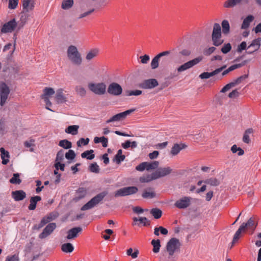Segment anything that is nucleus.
I'll return each instance as SVG.
<instances>
[{
    "label": "nucleus",
    "instance_id": "f257e3e1",
    "mask_svg": "<svg viewBox=\"0 0 261 261\" xmlns=\"http://www.w3.org/2000/svg\"><path fill=\"white\" fill-rule=\"evenodd\" d=\"M67 56L73 64L77 66L82 64L83 61L82 55L75 46L71 45L68 46L67 50Z\"/></svg>",
    "mask_w": 261,
    "mask_h": 261
},
{
    "label": "nucleus",
    "instance_id": "f03ea898",
    "mask_svg": "<svg viewBox=\"0 0 261 261\" xmlns=\"http://www.w3.org/2000/svg\"><path fill=\"white\" fill-rule=\"evenodd\" d=\"M107 194L108 193L107 192H102L98 194L95 196L93 197L87 203L84 204L81 207V210L86 211L93 208L95 206H96L103 200V199L107 195Z\"/></svg>",
    "mask_w": 261,
    "mask_h": 261
},
{
    "label": "nucleus",
    "instance_id": "7ed1b4c3",
    "mask_svg": "<svg viewBox=\"0 0 261 261\" xmlns=\"http://www.w3.org/2000/svg\"><path fill=\"white\" fill-rule=\"evenodd\" d=\"M181 246V244L178 239L175 238H172L167 243L166 248V251L169 254V257L172 256L174 254L178 252Z\"/></svg>",
    "mask_w": 261,
    "mask_h": 261
},
{
    "label": "nucleus",
    "instance_id": "20e7f679",
    "mask_svg": "<svg viewBox=\"0 0 261 261\" xmlns=\"http://www.w3.org/2000/svg\"><path fill=\"white\" fill-rule=\"evenodd\" d=\"M89 89L93 93L98 95H102L106 93L107 86L103 83H89L88 85Z\"/></svg>",
    "mask_w": 261,
    "mask_h": 261
},
{
    "label": "nucleus",
    "instance_id": "39448f33",
    "mask_svg": "<svg viewBox=\"0 0 261 261\" xmlns=\"http://www.w3.org/2000/svg\"><path fill=\"white\" fill-rule=\"evenodd\" d=\"M138 189L135 186H130L122 188L115 193V197H123L136 194Z\"/></svg>",
    "mask_w": 261,
    "mask_h": 261
},
{
    "label": "nucleus",
    "instance_id": "423d86ee",
    "mask_svg": "<svg viewBox=\"0 0 261 261\" xmlns=\"http://www.w3.org/2000/svg\"><path fill=\"white\" fill-rule=\"evenodd\" d=\"M10 90L5 82L0 83V105L3 106L8 99Z\"/></svg>",
    "mask_w": 261,
    "mask_h": 261
},
{
    "label": "nucleus",
    "instance_id": "0eeeda50",
    "mask_svg": "<svg viewBox=\"0 0 261 261\" xmlns=\"http://www.w3.org/2000/svg\"><path fill=\"white\" fill-rule=\"evenodd\" d=\"M202 57L199 56L190 60L179 66L177 68V71L178 72L185 71L198 64L202 61Z\"/></svg>",
    "mask_w": 261,
    "mask_h": 261
},
{
    "label": "nucleus",
    "instance_id": "6e6552de",
    "mask_svg": "<svg viewBox=\"0 0 261 261\" xmlns=\"http://www.w3.org/2000/svg\"><path fill=\"white\" fill-rule=\"evenodd\" d=\"M193 198L189 196H184L177 200L174 203V205L179 209H185L190 206Z\"/></svg>",
    "mask_w": 261,
    "mask_h": 261
},
{
    "label": "nucleus",
    "instance_id": "1a4fd4ad",
    "mask_svg": "<svg viewBox=\"0 0 261 261\" xmlns=\"http://www.w3.org/2000/svg\"><path fill=\"white\" fill-rule=\"evenodd\" d=\"M17 23L15 18L4 23L1 29L2 33H8L12 32L16 28Z\"/></svg>",
    "mask_w": 261,
    "mask_h": 261
},
{
    "label": "nucleus",
    "instance_id": "9d476101",
    "mask_svg": "<svg viewBox=\"0 0 261 261\" xmlns=\"http://www.w3.org/2000/svg\"><path fill=\"white\" fill-rule=\"evenodd\" d=\"M159 85L158 81L155 79H149L143 81L139 86L143 89H152Z\"/></svg>",
    "mask_w": 261,
    "mask_h": 261
},
{
    "label": "nucleus",
    "instance_id": "9b49d317",
    "mask_svg": "<svg viewBox=\"0 0 261 261\" xmlns=\"http://www.w3.org/2000/svg\"><path fill=\"white\" fill-rule=\"evenodd\" d=\"M135 111L134 109H130L124 112L118 113L112 116L111 118L106 121L107 123H109L114 121H118L124 119L127 116L131 114Z\"/></svg>",
    "mask_w": 261,
    "mask_h": 261
},
{
    "label": "nucleus",
    "instance_id": "f8f14e48",
    "mask_svg": "<svg viewBox=\"0 0 261 261\" xmlns=\"http://www.w3.org/2000/svg\"><path fill=\"white\" fill-rule=\"evenodd\" d=\"M108 92L112 95L119 96L122 92V88L119 84L114 82L109 85Z\"/></svg>",
    "mask_w": 261,
    "mask_h": 261
},
{
    "label": "nucleus",
    "instance_id": "ddd939ff",
    "mask_svg": "<svg viewBox=\"0 0 261 261\" xmlns=\"http://www.w3.org/2000/svg\"><path fill=\"white\" fill-rule=\"evenodd\" d=\"M57 227L55 223H49L43 229V231L39 235V238L41 239H44L49 236L56 229Z\"/></svg>",
    "mask_w": 261,
    "mask_h": 261
},
{
    "label": "nucleus",
    "instance_id": "4468645a",
    "mask_svg": "<svg viewBox=\"0 0 261 261\" xmlns=\"http://www.w3.org/2000/svg\"><path fill=\"white\" fill-rule=\"evenodd\" d=\"M261 45V38L258 37L253 39L250 44L248 46L247 49H252V50H249L247 54L251 55L257 51Z\"/></svg>",
    "mask_w": 261,
    "mask_h": 261
},
{
    "label": "nucleus",
    "instance_id": "2eb2a0df",
    "mask_svg": "<svg viewBox=\"0 0 261 261\" xmlns=\"http://www.w3.org/2000/svg\"><path fill=\"white\" fill-rule=\"evenodd\" d=\"M172 171V169L169 167H164L158 168L154 173L156 179L163 177L169 175Z\"/></svg>",
    "mask_w": 261,
    "mask_h": 261
},
{
    "label": "nucleus",
    "instance_id": "dca6fc26",
    "mask_svg": "<svg viewBox=\"0 0 261 261\" xmlns=\"http://www.w3.org/2000/svg\"><path fill=\"white\" fill-rule=\"evenodd\" d=\"M225 68H226V65H224L220 68L216 69L215 70H214V71H213L211 72H204L201 73L199 75V77L201 79H209L210 77H211L212 76H213L214 75L218 74L219 73L222 71V70H224Z\"/></svg>",
    "mask_w": 261,
    "mask_h": 261
},
{
    "label": "nucleus",
    "instance_id": "f3484780",
    "mask_svg": "<svg viewBox=\"0 0 261 261\" xmlns=\"http://www.w3.org/2000/svg\"><path fill=\"white\" fill-rule=\"evenodd\" d=\"M248 0H226L223 4L224 8L226 9L232 8L242 2L247 3Z\"/></svg>",
    "mask_w": 261,
    "mask_h": 261
},
{
    "label": "nucleus",
    "instance_id": "a211bd4d",
    "mask_svg": "<svg viewBox=\"0 0 261 261\" xmlns=\"http://www.w3.org/2000/svg\"><path fill=\"white\" fill-rule=\"evenodd\" d=\"M82 231V228L80 227H76L69 229L67 231L66 237L68 240H70L76 238L79 233Z\"/></svg>",
    "mask_w": 261,
    "mask_h": 261
},
{
    "label": "nucleus",
    "instance_id": "6ab92c4d",
    "mask_svg": "<svg viewBox=\"0 0 261 261\" xmlns=\"http://www.w3.org/2000/svg\"><path fill=\"white\" fill-rule=\"evenodd\" d=\"M12 197L16 201L23 200L26 197V193L23 190H16L12 192Z\"/></svg>",
    "mask_w": 261,
    "mask_h": 261
},
{
    "label": "nucleus",
    "instance_id": "aec40b11",
    "mask_svg": "<svg viewBox=\"0 0 261 261\" xmlns=\"http://www.w3.org/2000/svg\"><path fill=\"white\" fill-rule=\"evenodd\" d=\"M63 89H59L56 91L55 98L58 103H62L66 101V97L63 93Z\"/></svg>",
    "mask_w": 261,
    "mask_h": 261
},
{
    "label": "nucleus",
    "instance_id": "412c9836",
    "mask_svg": "<svg viewBox=\"0 0 261 261\" xmlns=\"http://www.w3.org/2000/svg\"><path fill=\"white\" fill-rule=\"evenodd\" d=\"M99 50L98 48H92L87 52L85 56V59L87 61H90L96 57L99 54Z\"/></svg>",
    "mask_w": 261,
    "mask_h": 261
},
{
    "label": "nucleus",
    "instance_id": "4be33fe9",
    "mask_svg": "<svg viewBox=\"0 0 261 261\" xmlns=\"http://www.w3.org/2000/svg\"><path fill=\"white\" fill-rule=\"evenodd\" d=\"M254 17L253 16L251 15H248L246 17H245L242 22L241 28L243 30H246L248 29L250 23L253 21Z\"/></svg>",
    "mask_w": 261,
    "mask_h": 261
},
{
    "label": "nucleus",
    "instance_id": "5701e85b",
    "mask_svg": "<svg viewBox=\"0 0 261 261\" xmlns=\"http://www.w3.org/2000/svg\"><path fill=\"white\" fill-rule=\"evenodd\" d=\"M0 151L1 153V158L2 159V164L3 165H6L9 161V153L8 151L5 150L3 147L0 148Z\"/></svg>",
    "mask_w": 261,
    "mask_h": 261
},
{
    "label": "nucleus",
    "instance_id": "b1692460",
    "mask_svg": "<svg viewBox=\"0 0 261 261\" xmlns=\"http://www.w3.org/2000/svg\"><path fill=\"white\" fill-rule=\"evenodd\" d=\"M41 200V198L39 196H35L32 197L30 198V204L28 207L29 210H34L36 207V204L37 202L40 201Z\"/></svg>",
    "mask_w": 261,
    "mask_h": 261
},
{
    "label": "nucleus",
    "instance_id": "393cba45",
    "mask_svg": "<svg viewBox=\"0 0 261 261\" xmlns=\"http://www.w3.org/2000/svg\"><path fill=\"white\" fill-rule=\"evenodd\" d=\"M155 193L151 188L148 189H145L143 191L142 196L144 198L146 199H152L155 196Z\"/></svg>",
    "mask_w": 261,
    "mask_h": 261
},
{
    "label": "nucleus",
    "instance_id": "a878e982",
    "mask_svg": "<svg viewBox=\"0 0 261 261\" xmlns=\"http://www.w3.org/2000/svg\"><path fill=\"white\" fill-rule=\"evenodd\" d=\"M79 126L77 125H72L68 126L65 129V133L67 134H71L72 135H76L78 134V129Z\"/></svg>",
    "mask_w": 261,
    "mask_h": 261
},
{
    "label": "nucleus",
    "instance_id": "bb28decb",
    "mask_svg": "<svg viewBox=\"0 0 261 261\" xmlns=\"http://www.w3.org/2000/svg\"><path fill=\"white\" fill-rule=\"evenodd\" d=\"M154 172L151 174L144 175L140 178V181L141 182H148L153 180L156 179Z\"/></svg>",
    "mask_w": 261,
    "mask_h": 261
},
{
    "label": "nucleus",
    "instance_id": "cd10ccee",
    "mask_svg": "<svg viewBox=\"0 0 261 261\" xmlns=\"http://www.w3.org/2000/svg\"><path fill=\"white\" fill-rule=\"evenodd\" d=\"M222 31L224 35H227L230 32V24L227 20H223L221 22Z\"/></svg>",
    "mask_w": 261,
    "mask_h": 261
},
{
    "label": "nucleus",
    "instance_id": "c85d7f7f",
    "mask_svg": "<svg viewBox=\"0 0 261 261\" xmlns=\"http://www.w3.org/2000/svg\"><path fill=\"white\" fill-rule=\"evenodd\" d=\"M222 36L221 28L218 23H215L213 25L212 36Z\"/></svg>",
    "mask_w": 261,
    "mask_h": 261
},
{
    "label": "nucleus",
    "instance_id": "c756f323",
    "mask_svg": "<svg viewBox=\"0 0 261 261\" xmlns=\"http://www.w3.org/2000/svg\"><path fill=\"white\" fill-rule=\"evenodd\" d=\"M151 244L153 246L152 251L155 253L159 252L161 246L160 240L159 239L152 240Z\"/></svg>",
    "mask_w": 261,
    "mask_h": 261
},
{
    "label": "nucleus",
    "instance_id": "7c9ffc66",
    "mask_svg": "<svg viewBox=\"0 0 261 261\" xmlns=\"http://www.w3.org/2000/svg\"><path fill=\"white\" fill-rule=\"evenodd\" d=\"M61 249L65 253H71L74 250L73 246L70 243H65L62 245Z\"/></svg>",
    "mask_w": 261,
    "mask_h": 261
},
{
    "label": "nucleus",
    "instance_id": "2f4dec72",
    "mask_svg": "<svg viewBox=\"0 0 261 261\" xmlns=\"http://www.w3.org/2000/svg\"><path fill=\"white\" fill-rule=\"evenodd\" d=\"M94 151L92 149L89 150H86L81 154L82 158H86L88 160H91L95 157L94 154H93Z\"/></svg>",
    "mask_w": 261,
    "mask_h": 261
},
{
    "label": "nucleus",
    "instance_id": "473e14b6",
    "mask_svg": "<svg viewBox=\"0 0 261 261\" xmlns=\"http://www.w3.org/2000/svg\"><path fill=\"white\" fill-rule=\"evenodd\" d=\"M184 145H180L178 144H174L171 148V154L173 155L177 154L180 152V151L184 148Z\"/></svg>",
    "mask_w": 261,
    "mask_h": 261
},
{
    "label": "nucleus",
    "instance_id": "72a5a7b5",
    "mask_svg": "<svg viewBox=\"0 0 261 261\" xmlns=\"http://www.w3.org/2000/svg\"><path fill=\"white\" fill-rule=\"evenodd\" d=\"M73 5V0H63L61 8L63 10H68Z\"/></svg>",
    "mask_w": 261,
    "mask_h": 261
},
{
    "label": "nucleus",
    "instance_id": "f704fd0d",
    "mask_svg": "<svg viewBox=\"0 0 261 261\" xmlns=\"http://www.w3.org/2000/svg\"><path fill=\"white\" fill-rule=\"evenodd\" d=\"M160 232L163 235H167L168 233V230L162 226L154 228L153 232L154 235L159 236L160 235Z\"/></svg>",
    "mask_w": 261,
    "mask_h": 261
},
{
    "label": "nucleus",
    "instance_id": "c9c22d12",
    "mask_svg": "<svg viewBox=\"0 0 261 261\" xmlns=\"http://www.w3.org/2000/svg\"><path fill=\"white\" fill-rule=\"evenodd\" d=\"M253 130L252 128H248L245 130L243 137V141L244 143L247 144L250 143L249 135L253 133Z\"/></svg>",
    "mask_w": 261,
    "mask_h": 261
},
{
    "label": "nucleus",
    "instance_id": "e433bc0d",
    "mask_svg": "<svg viewBox=\"0 0 261 261\" xmlns=\"http://www.w3.org/2000/svg\"><path fill=\"white\" fill-rule=\"evenodd\" d=\"M245 230H246V229L244 227V225L241 224V226H240L239 228L236 232V233L233 236V240H232L233 243H235V242L238 241V240L240 238V236L241 233L242 232H244L245 231Z\"/></svg>",
    "mask_w": 261,
    "mask_h": 261
},
{
    "label": "nucleus",
    "instance_id": "4c0bfd02",
    "mask_svg": "<svg viewBox=\"0 0 261 261\" xmlns=\"http://www.w3.org/2000/svg\"><path fill=\"white\" fill-rule=\"evenodd\" d=\"M242 224L244 225L246 229L248 228L254 229L256 226V225L255 224L252 218H250L246 223H243Z\"/></svg>",
    "mask_w": 261,
    "mask_h": 261
},
{
    "label": "nucleus",
    "instance_id": "58836bf2",
    "mask_svg": "<svg viewBox=\"0 0 261 261\" xmlns=\"http://www.w3.org/2000/svg\"><path fill=\"white\" fill-rule=\"evenodd\" d=\"M32 0H22V7L24 10L27 11L31 10L34 8L33 4L31 3Z\"/></svg>",
    "mask_w": 261,
    "mask_h": 261
},
{
    "label": "nucleus",
    "instance_id": "ea45409f",
    "mask_svg": "<svg viewBox=\"0 0 261 261\" xmlns=\"http://www.w3.org/2000/svg\"><path fill=\"white\" fill-rule=\"evenodd\" d=\"M146 162V170L147 171L157 168L159 165V162L156 161H153L152 162Z\"/></svg>",
    "mask_w": 261,
    "mask_h": 261
},
{
    "label": "nucleus",
    "instance_id": "a19ab883",
    "mask_svg": "<svg viewBox=\"0 0 261 261\" xmlns=\"http://www.w3.org/2000/svg\"><path fill=\"white\" fill-rule=\"evenodd\" d=\"M213 44L216 46H218L223 43V40L222 39V36H212Z\"/></svg>",
    "mask_w": 261,
    "mask_h": 261
},
{
    "label": "nucleus",
    "instance_id": "79ce46f5",
    "mask_svg": "<svg viewBox=\"0 0 261 261\" xmlns=\"http://www.w3.org/2000/svg\"><path fill=\"white\" fill-rule=\"evenodd\" d=\"M125 155L122 154V149H119L117 154L115 156V161L117 164H120L122 161L125 159Z\"/></svg>",
    "mask_w": 261,
    "mask_h": 261
},
{
    "label": "nucleus",
    "instance_id": "37998d69",
    "mask_svg": "<svg viewBox=\"0 0 261 261\" xmlns=\"http://www.w3.org/2000/svg\"><path fill=\"white\" fill-rule=\"evenodd\" d=\"M150 213L153 216L154 218L156 219L161 218L162 214V211L158 208H152Z\"/></svg>",
    "mask_w": 261,
    "mask_h": 261
},
{
    "label": "nucleus",
    "instance_id": "c03bdc74",
    "mask_svg": "<svg viewBox=\"0 0 261 261\" xmlns=\"http://www.w3.org/2000/svg\"><path fill=\"white\" fill-rule=\"evenodd\" d=\"M59 145L64 149H70L72 147L71 142L65 139L61 140L59 142Z\"/></svg>",
    "mask_w": 261,
    "mask_h": 261
},
{
    "label": "nucleus",
    "instance_id": "a18cd8bd",
    "mask_svg": "<svg viewBox=\"0 0 261 261\" xmlns=\"http://www.w3.org/2000/svg\"><path fill=\"white\" fill-rule=\"evenodd\" d=\"M203 182L212 186H217L220 184V181L216 178H210L203 181Z\"/></svg>",
    "mask_w": 261,
    "mask_h": 261
},
{
    "label": "nucleus",
    "instance_id": "49530a36",
    "mask_svg": "<svg viewBox=\"0 0 261 261\" xmlns=\"http://www.w3.org/2000/svg\"><path fill=\"white\" fill-rule=\"evenodd\" d=\"M10 182L12 184L19 185L21 182V180L19 178V173H14L10 179Z\"/></svg>",
    "mask_w": 261,
    "mask_h": 261
},
{
    "label": "nucleus",
    "instance_id": "de8ad7c7",
    "mask_svg": "<svg viewBox=\"0 0 261 261\" xmlns=\"http://www.w3.org/2000/svg\"><path fill=\"white\" fill-rule=\"evenodd\" d=\"M75 90L81 97H84L86 95V90L85 88L82 86H76L75 87Z\"/></svg>",
    "mask_w": 261,
    "mask_h": 261
},
{
    "label": "nucleus",
    "instance_id": "09e8293b",
    "mask_svg": "<svg viewBox=\"0 0 261 261\" xmlns=\"http://www.w3.org/2000/svg\"><path fill=\"white\" fill-rule=\"evenodd\" d=\"M55 93L53 88L50 87H45L43 89V94L42 95L49 97L53 95Z\"/></svg>",
    "mask_w": 261,
    "mask_h": 261
},
{
    "label": "nucleus",
    "instance_id": "8fccbe9b",
    "mask_svg": "<svg viewBox=\"0 0 261 261\" xmlns=\"http://www.w3.org/2000/svg\"><path fill=\"white\" fill-rule=\"evenodd\" d=\"M133 249L132 248H129L127 250L126 254L128 256H130L133 258H136L138 257L139 254V250L135 249V251L133 252Z\"/></svg>",
    "mask_w": 261,
    "mask_h": 261
},
{
    "label": "nucleus",
    "instance_id": "3c124183",
    "mask_svg": "<svg viewBox=\"0 0 261 261\" xmlns=\"http://www.w3.org/2000/svg\"><path fill=\"white\" fill-rule=\"evenodd\" d=\"M142 91L140 90H127L125 91V95L127 96H138L142 94Z\"/></svg>",
    "mask_w": 261,
    "mask_h": 261
},
{
    "label": "nucleus",
    "instance_id": "603ef678",
    "mask_svg": "<svg viewBox=\"0 0 261 261\" xmlns=\"http://www.w3.org/2000/svg\"><path fill=\"white\" fill-rule=\"evenodd\" d=\"M89 170L91 172L98 173L99 172V167L96 163H93L89 166Z\"/></svg>",
    "mask_w": 261,
    "mask_h": 261
},
{
    "label": "nucleus",
    "instance_id": "864d4df0",
    "mask_svg": "<svg viewBox=\"0 0 261 261\" xmlns=\"http://www.w3.org/2000/svg\"><path fill=\"white\" fill-rule=\"evenodd\" d=\"M50 221V219L47 216L44 217L41 220L40 223L38 225V229L42 228L45 225L49 223Z\"/></svg>",
    "mask_w": 261,
    "mask_h": 261
},
{
    "label": "nucleus",
    "instance_id": "5fc2aeb1",
    "mask_svg": "<svg viewBox=\"0 0 261 261\" xmlns=\"http://www.w3.org/2000/svg\"><path fill=\"white\" fill-rule=\"evenodd\" d=\"M160 58L157 56H155L152 60L151 62V67L152 69H156L159 66V61Z\"/></svg>",
    "mask_w": 261,
    "mask_h": 261
},
{
    "label": "nucleus",
    "instance_id": "6e6d98bb",
    "mask_svg": "<svg viewBox=\"0 0 261 261\" xmlns=\"http://www.w3.org/2000/svg\"><path fill=\"white\" fill-rule=\"evenodd\" d=\"M65 158L69 160H73L75 158L76 154L73 150H69L65 154Z\"/></svg>",
    "mask_w": 261,
    "mask_h": 261
},
{
    "label": "nucleus",
    "instance_id": "4d7b16f0",
    "mask_svg": "<svg viewBox=\"0 0 261 261\" xmlns=\"http://www.w3.org/2000/svg\"><path fill=\"white\" fill-rule=\"evenodd\" d=\"M64 156V151L63 150H59L56 156V162H61L63 160Z\"/></svg>",
    "mask_w": 261,
    "mask_h": 261
},
{
    "label": "nucleus",
    "instance_id": "13d9d810",
    "mask_svg": "<svg viewBox=\"0 0 261 261\" xmlns=\"http://www.w3.org/2000/svg\"><path fill=\"white\" fill-rule=\"evenodd\" d=\"M246 49H247V43L245 41H242L237 47V51L238 53H242V51Z\"/></svg>",
    "mask_w": 261,
    "mask_h": 261
},
{
    "label": "nucleus",
    "instance_id": "bf43d9fd",
    "mask_svg": "<svg viewBox=\"0 0 261 261\" xmlns=\"http://www.w3.org/2000/svg\"><path fill=\"white\" fill-rule=\"evenodd\" d=\"M18 3V0H9L8 8L10 9H15Z\"/></svg>",
    "mask_w": 261,
    "mask_h": 261
},
{
    "label": "nucleus",
    "instance_id": "052dcab7",
    "mask_svg": "<svg viewBox=\"0 0 261 261\" xmlns=\"http://www.w3.org/2000/svg\"><path fill=\"white\" fill-rule=\"evenodd\" d=\"M89 142V138H81L77 142V146L80 147L82 145H86L88 144Z\"/></svg>",
    "mask_w": 261,
    "mask_h": 261
},
{
    "label": "nucleus",
    "instance_id": "680f3d73",
    "mask_svg": "<svg viewBox=\"0 0 261 261\" xmlns=\"http://www.w3.org/2000/svg\"><path fill=\"white\" fill-rule=\"evenodd\" d=\"M231 49V46L229 43L225 44L221 48V51L223 54L228 53Z\"/></svg>",
    "mask_w": 261,
    "mask_h": 261
},
{
    "label": "nucleus",
    "instance_id": "e2e57ef3",
    "mask_svg": "<svg viewBox=\"0 0 261 261\" xmlns=\"http://www.w3.org/2000/svg\"><path fill=\"white\" fill-rule=\"evenodd\" d=\"M5 261H19L18 255L14 254L7 256Z\"/></svg>",
    "mask_w": 261,
    "mask_h": 261
},
{
    "label": "nucleus",
    "instance_id": "0e129e2a",
    "mask_svg": "<svg viewBox=\"0 0 261 261\" xmlns=\"http://www.w3.org/2000/svg\"><path fill=\"white\" fill-rule=\"evenodd\" d=\"M243 65H244V64H242V63L234 64V65L230 66V67H229L227 69V70H228V72L229 73L230 72H231L237 68L241 67Z\"/></svg>",
    "mask_w": 261,
    "mask_h": 261
},
{
    "label": "nucleus",
    "instance_id": "69168bd1",
    "mask_svg": "<svg viewBox=\"0 0 261 261\" xmlns=\"http://www.w3.org/2000/svg\"><path fill=\"white\" fill-rule=\"evenodd\" d=\"M55 167L57 170L60 169L61 171H64L65 164L61 163V162H56Z\"/></svg>",
    "mask_w": 261,
    "mask_h": 261
},
{
    "label": "nucleus",
    "instance_id": "338daca9",
    "mask_svg": "<svg viewBox=\"0 0 261 261\" xmlns=\"http://www.w3.org/2000/svg\"><path fill=\"white\" fill-rule=\"evenodd\" d=\"M140 58L141 59V62L142 64H147L150 59L149 56L147 55L141 56Z\"/></svg>",
    "mask_w": 261,
    "mask_h": 261
},
{
    "label": "nucleus",
    "instance_id": "774afa93",
    "mask_svg": "<svg viewBox=\"0 0 261 261\" xmlns=\"http://www.w3.org/2000/svg\"><path fill=\"white\" fill-rule=\"evenodd\" d=\"M146 162H143L136 166V169L139 171H143L146 169Z\"/></svg>",
    "mask_w": 261,
    "mask_h": 261
}]
</instances>
